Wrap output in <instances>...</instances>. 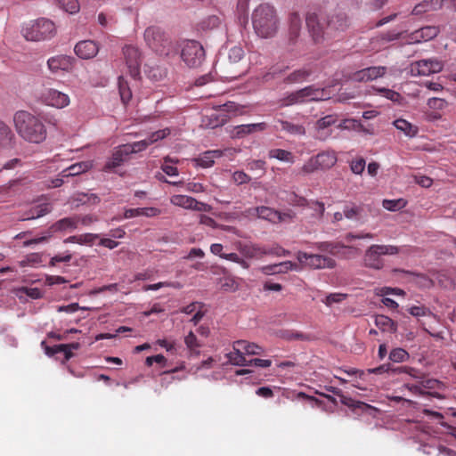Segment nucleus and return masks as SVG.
Returning a JSON list of instances; mask_svg holds the SVG:
<instances>
[{
    "label": "nucleus",
    "instance_id": "obj_48",
    "mask_svg": "<svg viewBox=\"0 0 456 456\" xmlns=\"http://www.w3.org/2000/svg\"><path fill=\"white\" fill-rule=\"evenodd\" d=\"M344 216L347 219L358 220L362 211V207L357 206L354 203L346 204L344 208Z\"/></svg>",
    "mask_w": 456,
    "mask_h": 456
},
{
    "label": "nucleus",
    "instance_id": "obj_39",
    "mask_svg": "<svg viewBox=\"0 0 456 456\" xmlns=\"http://www.w3.org/2000/svg\"><path fill=\"white\" fill-rule=\"evenodd\" d=\"M312 74V70L310 69L302 68L297 70H294L289 75H288L284 82L287 84H297L302 83L307 79V77Z\"/></svg>",
    "mask_w": 456,
    "mask_h": 456
},
{
    "label": "nucleus",
    "instance_id": "obj_8",
    "mask_svg": "<svg viewBox=\"0 0 456 456\" xmlns=\"http://www.w3.org/2000/svg\"><path fill=\"white\" fill-rule=\"evenodd\" d=\"M55 34V25L50 20L41 18L23 28L27 40L41 41L51 38Z\"/></svg>",
    "mask_w": 456,
    "mask_h": 456
},
{
    "label": "nucleus",
    "instance_id": "obj_32",
    "mask_svg": "<svg viewBox=\"0 0 456 456\" xmlns=\"http://www.w3.org/2000/svg\"><path fill=\"white\" fill-rule=\"evenodd\" d=\"M325 389L330 393H332L335 395H338L341 398V403L349 408L353 409H364V408H370V406L365 403L360 402V401H354L349 397H346L343 395L341 389L335 387H326Z\"/></svg>",
    "mask_w": 456,
    "mask_h": 456
},
{
    "label": "nucleus",
    "instance_id": "obj_18",
    "mask_svg": "<svg viewBox=\"0 0 456 456\" xmlns=\"http://www.w3.org/2000/svg\"><path fill=\"white\" fill-rule=\"evenodd\" d=\"M228 115L219 110V107L214 106L210 113L203 115L201 126L205 128H216L224 126L227 122Z\"/></svg>",
    "mask_w": 456,
    "mask_h": 456
},
{
    "label": "nucleus",
    "instance_id": "obj_12",
    "mask_svg": "<svg viewBox=\"0 0 456 456\" xmlns=\"http://www.w3.org/2000/svg\"><path fill=\"white\" fill-rule=\"evenodd\" d=\"M170 202L174 206L199 212H210L212 210L210 205L198 201L196 199L187 195H173L170 198Z\"/></svg>",
    "mask_w": 456,
    "mask_h": 456
},
{
    "label": "nucleus",
    "instance_id": "obj_30",
    "mask_svg": "<svg viewBox=\"0 0 456 456\" xmlns=\"http://www.w3.org/2000/svg\"><path fill=\"white\" fill-rule=\"evenodd\" d=\"M302 20L297 12H292L289 16V41L295 44L301 29Z\"/></svg>",
    "mask_w": 456,
    "mask_h": 456
},
{
    "label": "nucleus",
    "instance_id": "obj_49",
    "mask_svg": "<svg viewBox=\"0 0 456 456\" xmlns=\"http://www.w3.org/2000/svg\"><path fill=\"white\" fill-rule=\"evenodd\" d=\"M59 6L65 12L74 14L79 11V4L77 0H56Z\"/></svg>",
    "mask_w": 456,
    "mask_h": 456
},
{
    "label": "nucleus",
    "instance_id": "obj_5",
    "mask_svg": "<svg viewBox=\"0 0 456 456\" xmlns=\"http://www.w3.org/2000/svg\"><path fill=\"white\" fill-rule=\"evenodd\" d=\"M143 37L147 45L157 54L173 56L177 53L176 43L161 28L150 26L145 29Z\"/></svg>",
    "mask_w": 456,
    "mask_h": 456
},
{
    "label": "nucleus",
    "instance_id": "obj_58",
    "mask_svg": "<svg viewBox=\"0 0 456 456\" xmlns=\"http://www.w3.org/2000/svg\"><path fill=\"white\" fill-rule=\"evenodd\" d=\"M346 297V294L331 293V294H330L329 296H327L325 297V299L323 300V303L326 305L330 306L334 303H340V302H342Z\"/></svg>",
    "mask_w": 456,
    "mask_h": 456
},
{
    "label": "nucleus",
    "instance_id": "obj_3",
    "mask_svg": "<svg viewBox=\"0 0 456 456\" xmlns=\"http://www.w3.org/2000/svg\"><path fill=\"white\" fill-rule=\"evenodd\" d=\"M13 123L17 133L29 142L40 143L46 138V129L43 122L28 111H17Z\"/></svg>",
    "mask_w": 456,
    "mask_h": 456
},
{
    "label": "nucleus",
    "instance_id": "obj_6",
    "mask_svg": "<svg viewBox=\"0 0 456 456\" xmlns=\"http://www.w3.org/2000/svg\"><path fill=\"white\" fill-rule=\"evenodd\" d=\"M329 98V94L326 93L325 89L316 88L314 86H309L293 92L281 99V106L286 107L295 104H303L308 102L323 101Z\"/></svg>",
    "mask_w": 456,
    "mask_h": 456
},
{
    "label": "nucleus",
    "instance_id": "obj_1",
    "mask_svg": "<svg viewBox=\"0 0 456 456\" xmlns=\"http://www.w3.org/2000/svg\"><path fill=\"white\" fill-rule=\"evenodd\" d=\"M305 22L315 43H322L325 38L335 37L337 33L345 31L348 27V20L344 13L329 17L325 28L315 13H309Z\"/></svg>",
    "mask_w": 456,
    "mask_h": 456
},
{
    "label": "nucleus",
    "instance_id": "obj_56",
    "mask_svg": "<svg viewBox=\"0 0 456 456\" xmlns=\"http://www.w3.org/2000/svg\"><path fill=\"white\" fill-rule=\"evenodd\" d=\"M365 159L363 158H357L350 164V168L354 174L361 175L365 168Z\"/></svg>",
    "mask_w": 456,
    "mask_h": 456
},
{
    "label": "nucleus",
    "instance_id": "obj_47",
    "mask_svg": "<svg viewBox=\"0 0 456 456\" xmlns=\"http://www.w3.org/2000/svg\"><path fill=\"white\" fill-rule=\"evenodd\" d=\"M118 91L123 103L126 104L132 98V92L126 80L123 77H118Z\"/></svg>",
    "mask_w": 456,
    "mask_h": 456
},
{
    "label": "nucleus",
    "instance_id": "obj_37",
    "mask_svg": "<svg viewBox=\"0 0 456 456\" xmlns=\"http://www.w3.org/2000/svg\"><path fill=\"white\" fill-rule=\"evenodd\" d=\"M184 344L186 348L188 349L190 355L191 356H199L200 355V348L202 346V343L198 339L197 336L193 331H190L184 337Z\"/></svg>",
    "mask_w": 456,
    "mask_h": 456
},
{
    "label": "nucleus",
    "instance_id": "obj_15",
    "mask_svg": "<svg viewBox=\"0 0 456 456\" xmlns=\"http://www.w3.org/2000/svg\"><path fill=\"white\" fill-rule=\"evenodd\" d=\"M338 122L337 114L326 115L315 123V138L320 141H325L330 137L332 130L330 128L331 126H336Z\"/></svg>",
    "mask_w": 456,
    "mask_h": 456
},
{
    "label": "nucleus",
    "instance_id": "obj_35",
    "mask_svg": "<svg viewBox=\"0 0 456 456\" xmlns=\"http://www.w3.org/2000/svg\"><path fill=\"white\" fill-rule=\"evenodd\" d=\"M321 169L332 167L337 162V155L334 151H322L315 156Z\"/></svg>",
    "mask_w": 456,
    "mask_h": 456
},
{
    "label": "nucleus",
    "instance_id": "obj_29",
    "mask_svg": "<svg viewBox=\"0 0 456 456\" xmlns=\"http://www.w3.org/2000/svg\"><path fill=\"white\" fill-rule=\"evenodd\" d=\"M160 214L161 210L154 207L127 208L124 212V218L129 219L136 216L154 217Z\"/></svg>",
    "mask_w": 456,
    "mask_h": 456
},
{
    "label": "nucleus",
    "instance_id": "obj_45",
    "mask_svg": "<svg viewBox=\"0 0 456 456\" xmlns=\"http://www.w3.org/2000/svg\"><path fill=\"white\" fill-rule=\"evenodd\" d=\"M235 346L237 348H239V346H240L244 354H249V355L261 354L263 352V349L260 346H258L255 343L248 342L246 340L235 341Z\"/></svg>",
    "mask_w": 456,
    "mask_h": 456
},
{
    "label": "nucleus",
    "instance_id": "obj_54",
    "mask_svg": "<svg viewBox=\"0 0 456 456\" xmlns=\"http://www.w3.org/2000/svg\"><path fill=\"white\" fill-rule=\"evenodd\" d=\"M248 169L250 171H259V177L265 174V162L261 159H254L248 163Z\"/></svg>",
    "mask_w": 456,
    "mask_h": 456
},
{
    "label": "nucleus",
    "instance_id": "obj_7",
    "mask_svg": "<svg viewBox=\"0 0 456 456\" xmlns=\"http://www.w3.org/2000/svg\"><path fill=\"white\" fill-rule=\"evenodd\" d=\"M400 248L393 245H371L363 256L364 265L375 270H380L384 266L382 256L396 255Z\"/></svg>",
    "mask_w": 456,
    "mask_h": 456
},
{
    "label": "nucleus",
    "instance_id": "obj_27",
    "mask_svg": "<svg viewBox=\"0 0 456 456\" xmlns=\"http://www.w3.org/2000/svg\"><path fill=\"white\" fill-rule=\"evenodd\" d=\"M78 226V218L75 216L65 217L58 220L54 224H53L50 228V233H55L59 232H72L76 230Z\"/></svg>",
    "mask_w": 456,
    "mask_h": 456
},
{
    "label": "nucleus",
    "instance_id": "obj_20",
    "mask_svg": "<svg viewBox=\"0 0 456 456\" xmlns=\"http://www.w3.org/2000/svg\"><path fill=\"white\" fill-rule=\"evenodd\" d=\"M387 72L384 66H373L356 71L353 79L356 82H368L383 77Z\"/></svg>",
    "mask_w": 456,
    "mask_h": 456
},
{
    "label": "nucleus",
    "instance_id": "obj_51",
    "mask_svg": "<svg viewBox=\"0 0 456 456\" xmlns=\"http://www.w3.org/2000/svg\"><path fill=\"white\" fill-rule=\"evenodd\" d=\"M409 354L403 348H395L389 354L390 361L394 362H403L408 360Z\"/></svg>",
    "mask_w": 456,
    "mask_h": 456
},
{
    "label": "nucleus",
    "instance_id": "obj_57",
    "mask_svg": "<svg viewBox=\"0 0 456 456\" xmlns=\"http://www.w3.org/2000/svg\"><path fill=\"white\" fill-rule=\"evenodd\" d=\"M232 180L238 185H241L249 183L251 178L243 171H235L232 174Z\"/></svg>",
    "mask_w": 456,
    "mask_h": 456
},
{
    "label": "nucleus",
    "instance_id": "obj_26",
    "mask_svg": "<svg viewBox=\"0 0 456 456\" xmlns=\"http://www.w3.org/2000/svg\"><path fill=\"white\" fill-rule=\"evenodd\" d=\"M267 128V124L265 122L256 124L240 125L233 128L232 136L234 138H243L248 134L257 131H264Z\"/></svg>",
    "mask_w": 456,
    "mask_h": 456
},
{
    "label": "nucleus",
    "instance_id": "obj_46",
    "mask_svg": "<svg viewBox=\"0 0 456 456\" xmlns=\"http://www.w3.org/2000/svg\"><path fill=\"white\" fill-rule=\"evenodd\" d=\"M280 338L285 340H301L305 341L309 339V336L295 330H283L280 331Z\"/></svg>",
    "mask_w": 456,
    "mask_h": 456
},
{
    "label": "nucleus",
    "instance_id": "obj_19",
    "mask_svg": "<svg viewBox=\"0 0 456 456\" xmlns=\"http://www.w3.org/2000/svg\"><path fill=\"white\" fill-rule=\"evenodd\" d=\"M369 373L372 374H382L385 372H391L392 374H400V373H406L413 378L419 379L421 377V373L411 368V367H406V366H400L394 368L390 363H385L382 365H379V367L368 369Z\"/></svg>",
    "mask_w": 456,
    "mask_h": 456
},
{
    "label": "nucleus",
    "instance_id": "obj_59",
    "mask_svg": "<svg viewBox=\"0 0 456 456\" xmlns=\"http://www.w3.org/2000/svg\"><path fill=\"white\" fill-rule=\"evenodd\" d=\"M78 244L79 245H93L99 238V234L96 233H84L78 235Z\"/></svg>",
    "mask_w": 456,
    "mask_h": 456
},
{
    "label": "nucleus",
    "instance_id": "obj_64",
    "mask_svg": "<svg viewBox=\"0 0 456 456\" xmlns=\"http://www.w3.org/2000/svg\"><path fill=\"white\" fill-rule=\"evenodd\" d=\"M446 105V101L441 98L434 97L428 101V106L431 109L443 110Z\"/></svg>",
    "mask_w": 456,
    "mask_h": 456
},
{
    "label": "nucleus",
    "instance_id": "obj_60",
    "mask_svg": "<svg viewBox=\"0 0 456 456\" xmlns=\"http://www.w3.org/2000/svg\"><path fill=\"white\" fill-rule=\"evenodd\" d=\"M452 0H428V3L430 4L429 10L437 11L442 9L443 7L452 9Z\"/></svg>",
    "mask_w": 456,
    "mask_h": 456
},
{
    "label": "nucleus",
    "instance_id": "obj_34",
    "mask_svg": "<svg viewBox=\"0 0 456 456\" xmlns=\"http://www.w3.org/2000/svg\"><path fill=\"white\" fill-rule=\"evenodd\" d=\"M52 211V206L50 203L45 202L32 207L23 216V220H30L41 217Z\"/></svg>",
    "mask_w": 456,
    "mask_h": 456
},
{
    "label": "nucleus",
    "instance_id": "obj_17",
    "mask_svg": "<svg viewBox=\"0 0 456 456\" xmlns=\"http://www.w3.org/2000/svg\"><path fill=\"white\" fill-rule=\"evenodd\" d=\"M440 32L439 27L425 26L406 36L408 44H419L421 42L429 41L437 37Z\"/></svg>",
    "mask_w": 456,
    "mask_h": 456
},
{
    "label": "nucleus",
    "instance_id": "obj_52",
    "mask_svg": "<svg viewBox=\"0 0 456 456\" xmlns=\"http://www.w3.org/2000/svg\"><path fill=\"white\" fill-rule=\"evenodd\" d=\"M402 37L406 39V37H403V32L387 31L380 34L379 37H376V39L378 41H380L381 43H388L398 40Z\"/></svg>",
    "mask_w": 456,
    "mask_h": 456
},
{
    "label": "nucleus",
    "instance_id": "obj_2",
    "mask_svg": "<svg viewBox=\"0 0 456 456\" xmlns=\"http://www.w3.org/2000/svg\"><path fill=\"white\" fill-rule=\"evenodd\" d=\"M251 22L253 29L261 38L273 37L280 26L276 10L269 4H261L252 12Z\"/></svg>",
    "mask_w": 456,
    "mask_h": 456
},
{
    "label": "nucleus",
    "instance_id": "obj_22",
    "mask_svg": "<svg viewBox=\"0 0 456 456\" xmlns=\"http://www.w3.org/2000/svg\"><path fill=\"white\" fill-rule=\"evenodd\" d=\"M245 213L248 216H256L259 218L265 219L273 223L281 222L282 220L280 212L265 206L248 208Z\"/></svg>",
    "mask_w": 456,
    "mask_h": 456
},
{
    "label": "nucleus",
    "instance_id": "obj_24",
    "mask_svg": "<svg viewBox=\"0 0 456 456\" xmlns=\"http://www.w3.org/2000/svg\"><path fill=\"white\" fill-rule=\"evenodd\" d=\"M299 271L301 270L299 265L291 261H285L279 264L268 265L261 267V271L264 274H279L287 273L289 271Z\"/></svg>",
    "mask_w": 456,
    "mask_h": 456
},
{
    "label": "nucleus",
    "instance_id": "obj_62",
    "mask_svg": "<svg viewBox=\"0 0 456 456\" xmlns=\"http://www.w3.org/2000/svg\"><path fill=\"white\" fill-rule=\"evenodd\" d=\"M264 255H275L277 256H286L289 255V251L281 248V246H275L269 249H265L262 251Z\"/></svg>",
    "mask_w": 456,
    "mask_h": 456
},
{
    "label": "nucleus",
    "instance_id": "obj_44",
    "mask_svg": "<svg viewBox=\"0 0 456 456\" xmlns=\"http://www.w3.org/2000/svg\"><path fill=\"white\" fill-rule=\"evenodd\" d=\"M395 126L402 131L406 136L413 137L418 134V126L412 125L405 119L398 118L394 122Z\"/></svg>",
    "mask_w": 456,
    "mask_h": 456
},
{
    "label": "nucleus",
    "instance_id": "obj_43",
    "mask_svg": "<svg viewBox=\"0 0 456 456\" xmlns=\"http://www.w3.org/2000/svg\"><path fill=\"white\" fill-rule=\"evenodd\" d=\"M268 157L270 159H276L282 162L294 163L295 158L291 151L283 149H271L268 151Z\"/></svg>",
    "mask_w": 456,
    "mask_h": 456
},
{
    "label": "nucleus",
    "instance_id": "obj_53",
    "mask_svg": "<svg viewBox=\"0 0 456 456\" xmlns=\"http://www.w3.org/2000/svg\"><path fill=\"white\" fill-rule=\"evenodd\" d=\"M308 208L314 211L313 216L317 219H322L324 216L325 206L323 202L318 200H312L308 204Z\"/></svg>",
    "mask_w": 456,
    "mask_h": 456
},
{
    "label": "nucleus",
    "instance_id": "obj_41",
    "mask_svg": "<svg viewBox=\"0 0 456 456\" xmlns=\"http://www.w3.org/2000/svg\"><path fill=\"white\" fill-rule=\"evenodd\" d=\"M13 139L14 134L11 127L0 120V147L6 148L11 146Z\"/></svg>",
    "mask_w": 456,
    "mask_h": 456
},
{
    "label": "nucleus",
    "instance_id": "obj_61",
    "mask_svg": "<svg viewBox=\"0 0 456 456\" xmlns=\"http://www.w3.org/2000/svg\"><path fill=\"white\" fill-rule=\"evenodd\" d=\"M319 168H320V167L318 165V162H317L315 157H313L304 164V166L302 167V172L305 174H310Z\"/></svg>",
    "mask_w": 456,
    "mask_h": 456
},
{
    "label": "nucleus",
    "instance_id": "obj_38",
    "mask_svg": "<svg viewBox=\"0 0 456 456\" xmlns=\"http://www.w3.org/2000/svg\"><path fill=\"white\" fill-rule=\"evenodd\" d=\"M222 23L219 15L212 14L203 18L198 24V28L202 31H209L218 28Z\"/></svg>",
    "mask_w": 456,
    "mask_h": 456
},
{
    "label": "nucleus",
    "instance_id": "obj_50",
    "mask_svg": "<svg viewBox=\"0 0 456 456\" xmlns=\"http://www.w3.org/2000/svg\"><path fill=\"white\" fill-rule=\"evenodd\" d=\"M382 206L389 211H396L403 208L406 206V201L403 199L384 200Z\"/></svg>",
    "mask_w": 456,
    "mask_h": 456
},
{
    "label": "nucleus",
    "instance_id": "obj_33",
    "mask_svg": "<svg viewBox=\"0 0 456 456\" xmlns=\"http://www.w3.org/2000/svg\"><path fill=\"white\" fill-rule=\"evenodd\" d=\"M93 165L90 161H81L69 166L61 172L62 177H71L79 175L92 168Z\"/></svg>",
    "mask_w": 456,
    "mask_h": 456
},
{
    "label": "nucleus",
    "instance_id": "obj_36",
    "mask_svg": "<svg viewBox=\"0 0 456 456\" xmlns=\"http://www.w3.org/2000/svg\"><path fill=\"white\" fill-rule=\"evenodd\" d=\"M218 107L219 110L228 115L227 121L233 117L245 114V107L239 105L234 102H228L226 103L218 105Z\"/></svg>",
    "mask_w": 456,
    "mask_h": 456
},
{
    "label": "nucleus",
    "instance_id": "obj_40",
    "mask_svg": "<svg viewBox=\"0 0 456 456\" xmlns=\"http://www.w3.org/2000/svg\"><path fill=\"white\" fill-rule=\"evenodd\" d=\"M375 325L382 331L395 332L397 324L389 317L382 314L376 315Z\"/></svg>",
    "mask_w": 456,
    "mask_h": 456
},
{
    "label": "nucleus",
    "instance_id": "obj_28",
    "mask_svg": "<svg viewBox=\"0 0 456 456\" xmlns=\"http://www.w3.org/2000/svg\"><path fill=\"white\" fill-rule=\"evenodd\" d=\"M274 128L275 130L285 131L292 135H304L305 134V128L304 126L280 118L275 119Z\"/></svg>",
    "mask_w": 456,
    "mask_h": 456
},
{
    "label": "nucleus",
    "instance_id": "obj_9",
    "mask_svg": "<svg viewBox=\"0 0 456 456\" xmlns=\"http://www.w3.org/2000/svg\"><path fill=\"white\" fill-rule=\"evenodd\" d=\"M181 57L187 66L196 68L205 60V50L200 42L188 40L183 44Z\"/></svg>",
    "mask_w": 456,
    "mask_h": 456
},
{
    "label": "nucleus",
    "instance_id": "obj_42",
    "mask_svg": "<svg viewBox=\"0 0 456 456\" xmlns=\"http://www.w3.org/2000/svg\"><path fill=\"white\" fill-rule=\"evenodd\" d=\"M233 351L226 354V357L230 363L238 366H247L248 360L245 358L244 354L240 347L237 348L235 346V342L232 345Z\"/></svg>",
    "mask_w": 456,
    "mask_h": 456
},
{
    "label": "nucleus",
    "instance_id": "obj_63",
    "mask_svg": "<svg viewBox=\"0 0 456 456\" xmlns=\"http://www.w3.org/2000/svg\"><path fill=\"white\" fill-rule=\"evenodd\" d=\"M377 90H378V92L382 94V95L384 97H386L387 99H388L392 102H399V100L401 99L400 94L395 91L387 89V88H379Z\"/></svg>",
    "mask_w": 456,
    "mask_h": 456
},
{
    "label": "nucleus",
    "instance_id": "obj_10",
    "mask_svg": "<svg viewBox=\"0 0 456 456\" xmlns=\"http://www.w3.org/2000/svg\"><path fill=\"white\" fill-rule=\"evenodd\" d=\"M297 259L300 265L313 269L333 268L336 265L334 259L319 254H308L299 251L297 254Z\"/></svg>",
    "mask_w": 456,
    "mask_h": 456
},
{
    "label": "nucleus",
    "instance_id": "obj_23",
    "mask_svg": "<svg viewBox=\"0 0 456 456\" xmlns=\"http://www.w3.org/2000/svg\"><path fill=\"white\" fill-rule=\"evenodd\" d=\"M47 66L53 73L69 71L73 67V58L68 55H56L47 61Z\"/></svg>",
    "mask_w": 456,
    "mask_h": 456
},
{
    "label": "nucleus",
    "instance_id": "obj_14",
    "mask_svg": "<svg viewBox=\"0 0 456 456\" xmlns=\"http://www.w3.org/2000/svg\"><path fill=\"white\" fill-rule=\"evenodd\" d=\"M123 54L130 75L135 78L140 74L142 56L139 49L134 45H126Z\"/></svg>",
    "mask_w": 456,
    "mask_h": 456
},
{
    "label": "nucleus",
    "instance_id": "obj_11",
    "mask_svg": "<svg viewBox=\"0 0 456 456\" xmlns=\"http://www.w3.org/2000/svg\"><path fill=\"white\" fill-rule=\"evenodd\" d=\"M444 63L436 58L424 59L411 64V73L413 76H429L442 71Z\"/></svg>",
    "mask_w": 456,
    "mask_h": 456
},
{
    "label": "nucleus",
    "instance_id": "obj_25",
    "mask_svg": "<svg viewBox=\"0 0 456 456\" xmlns=\"http://www.w3.org/2000/svg\"><path fill=\"white\" fill-rule=\"evenodd\" d=\"M129 155L130 152L128 151V148H126L125 144L119 146L104 165L103 171L109 172L113 168L119 167Z\"/></svg>",
    "mask_w": 456,
    "mask_h": 456
},
{
    "label": "nucleus",
    "instance_id": "obj_31",
    "mask_svg": "<svg viewBox=\"0 0 456 456\" xmlns=\"http://www.w3.org/2000/svg\"><path fill=\"white\" fill-rule=\"evenodd\" d=\"M222 155L223 152L219 150L207 151L193 160L197 166L203 168H208L212 167L215 163V159L222 157Z\"/></svg>",
    "mask_w": 456,
    "mask_h": 456
},
{
    "label": "nucleus",
    "instance_id": "obj_4",
    "mask_svg": "<svg viewBox=\"0 0 456 456\" xmlns=\"http://www.w3.org/2000/svg\"><path fill=\"white\" fill-rule=\"evenodd\" d=\"M216 71L225 80L237 79L247 72L244 64V50L240 46L232 47L227 57L217 60L215 65Z\"/></svg>",
    "mask_w": 456,
    "mask_h": 456
},
{
    "label": "nucleus",
    "instance_id": "obj_55",
    "mask_svg": "<svg viewBox=\"0 0 456 456\" xmlns=\"http://www.w3.org/2000/svg\"><path fill=\"white\" fill-rule=\"evenodd\" d=\"M41 262V257L38 254L33 253L21 261L19 262L20 267L33 266Z\"/></svg>",
    "mask_w": 456,
    "mask_h": 456
},
{
    "label": "nucleus",
    "instance_id": "obj_16",
    "mask_svg": "<svg viewBox=\"0 0 456 456\" xmlns=\"http://www.w3.org/2000/svg\"><path fill=\"white\" fill-rule=\"evenodd\" d=\"M170 134V129L165 128L161 130H158L156 132H153L151 134V135L142 141L135 142L131 144H125L126 148H128V151L130 154L140 152L143 150H145L148 146L151 144L158 142L159 140L166 138L167 135Z\"/></svg>",
    "mask_w": 456,
    "mask_h": 456
},
{
    "label": "nucleus",
    "instance_id": "obj_13",
    "mask_svg": "<svg viewBox=\"0 0 456 456\" xmlns=\"http://www.w3.org/2000/svg\"><path fill=\"white\" fill-rule=\"evenodd\" d=\"M40 98L45 104L57 109L65 108L70 102V99L68 94L54 88L44 89L41 93Z\"/></svg>",
    "mask_w": 456,
    "mask_h": 456
},
{
    "label": "nucleus",
    "instance_id": "obj_21",
    "mask_svg": "<svg viewBox=\"0 0 456 456\" xmlns=\"http://www.w3.org/2000/svg\"><path fill=\"white\" fill-rule=\"evenodd\" d=\"M74 51L79 58L89 60L97 55L99 45L94 40H83L75 45Z\"/></svg>",
    "mask_w": 456,
    "mask_h": 456
}]
</instances>
